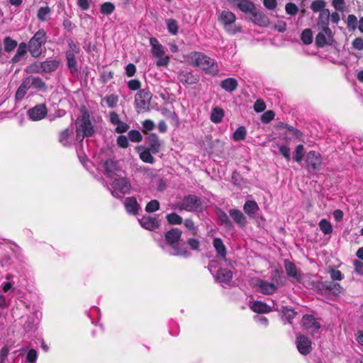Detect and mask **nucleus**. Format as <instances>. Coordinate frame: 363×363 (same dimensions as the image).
<instances>
[{"label": "nucleus", "instance_id": "ea45409f", "mask_svg": "<svg viewBox=\"0 0 363 363\" xmlns=\"http://www.w3.org/2000/svg\"><path fill=\"white\" fill-rule=\"evenodd\" d=\"M44 72H51L55 71L59 67V62L57 60H47L43 62Z\"/></svg>", "mask_w": 363, "mask_h": 363}, {"label": "nucleus", "instance_id": "f704fd0d", "mask_svg": "<svg viewBox=\"0 0 363 363\" xmlns=\"http://www.w3.org/2000/svg\"><path fill=\"white\" fill-rule=\"evenodd\" d=\"M323 286L335 296L339 295L342 291V287L337 283L326 281L323 284Z\"/></svg>", "mask_w": 363, "mask_h": 363}, {"label": "nucleus", "instance_id": "4c0bfd02", "mask_svg": "<svg viewBox=\"0 0 363 363\" xmlns=\"http://www.w3.org/2000/svg\"><path fill=\"white\" fill-rule=\"evenodd\" d=\"M244 211L248 215H252L257 212L259 206L254 201H247L243 206Z\"/></svg>", "mask_w": 363, "mask_h": 363}, {"label": "nucleus", "instance_id": "4be33fe9", "mask_svg": "<svg viewBox=\"0 0 363 363\" xmlns=\"http://www.w3.org/2000/svg\"><path fill=\"white\" fill-rule=\"evenodd\" d=\"M59 142L65 147L70 146L74 142L72 129L67 128L60 133Z\"/></svg>", "mask_w": 363, "mask_h": 363}, {"label": "nucleus", "instance_id": "f3484780", "mask_svg": "<svg viewBox=\"0 0 363 363\" xmlns=\"http://www.w3.org/2000/svg\"><path fill=\"white\" fill-rule=\"evenodd\" d=\"M70 48L72 50H68L66 52V59L67 61V67L72 73V74L74 75L78 72V69L77 66V60L75 59L74 48H77L76 45L73 44V43H69Z\"/></svg>", "mask_w": 363, "mask_h": 363}, {"label": "nucleus", "instance_id": "3c124183", "mask_svg": "<svg viewBox=\"0 0 363 363\" xmlns=\"http://www.w3.org/2000/svg\"><path fill=\"white\" fill-rule=\"evenodd\" d=\"M115 10V6L111 2H105L101 6L100 11L104 15H110Z\"/></svg>", "mask_w": 363, "mask_h": 363}, {"label": "nucleus", "instance_id": "de8ad7c7", "mask_svg": "<svg viewBox=\"0 0 363 363\" xmlns=\"http://www.w3.org/2000/svg\"><path fill=\"white\" fill-rule=\"evenodd\" d=\"M51 12V9L48 6L40 7L37 13L38 18L41 21H45L47 20V16H48Z\"/></svg>", "mask_w": 363, "mask_h": 363}, {"label": "nucleus", "instance_id": "1a4fd4ad", "mask_svg": "<svg viewBox=\"0 0 363 363\" xmlns=\"http://www.w3.org/2000/svg\"><path fill=\"white\" fill-rule=\"evenodd\" d=\"M253 284L259 292L267 295L273 294L278 289L274 283H270L259 278L254 279Z\"/></svg>", "mask_w": 363, "mask_h": 363}, {"label": "nucleus", "instance_id": "6e6d98bb", "mask_svg": "<svg viewBox=\"0 0 363 363\" xmlns=\"http://www.w3.org/2000/svg\"><path fill=\"white\" fill-rule=\"evenodd\" d=\"M304 155V147L303 145H298L296 146L294 152V160L297 162H301Z\"/></svg>", "mask_w": 363, "mask_h": 363}, {"label": "nucleus", "instance_id": "338daca9", "mask_svg": "<svg viewBox=\"0 0 363 363\" xmlns=\"http://www.w3.org/2000/svg\"><path fill=\"white\" fill-rule=\"evenodd\" d=\"M37 357H38L37 352L33 349H30L28 350V352L27 353L26 360L28 362L35 363L36 361Z\"/></svg>", "mask_w": 363, "mask_h": 363}, {"label": "nucleus", "instance_id": "ddd939ff", "mask_svg": "<svg viewBox=\"0 0 363 363\" xmlns=\"http://www.w3.org/2000/svg\"><path fill=\"white\" fill-rule=\"evenodd\" d=\"M302 325L306 330L313 335L318 333L320 328V323L311 315H306L303 317Z\"/></svg>", "mask_w": 363, "mask_h": 363}, {"label": "nucleus", "instance_id": "4468645a", "mask_svg": "<svg viewBox=\"0 0 363 363\" xmlns=\"http://www.w3.org/2000/svg\"><path fill=\"white\" fill-rule=\"evenodd\" d=\"M311 341L303 335H298L296 337V347L298 352L303 354L306 355L311 352L312 350Z\"/></svg>", "mask_w": 363, "mask_h": 363}, {"label": "nucleus", "instance_id": "6ab92c4d", "mask_svg": "<svg viewBox=\"0 0 363 363\" xmlns=\"http://www.w3.org/2000/svg\"><path fill=\"white\" fill-rule=\"evenodd\" d=\"M235 14L229 11H223L219 17V21L228 31H230L229 27L235 23Z\"/></svg>", "mask_w": 363, "mask_h": 363}, {"label": "nucleus", "instance_id": "412c9836", "mask_svg": "<svg viewBox=\"0 0 363 363\" xmlns=\"http://www.w3.org/2000/svg\"><path fill=\"white\" fill-rule=\"evenodd\" d=\"M178 79L183 84H195L198 82V78L191 72L187 71H180L178 74Z\"/></svg>", "mask_w": 363, "mask_h": 363}, {"label": "nucleus", "instance_id": "c03bdc74", "mask_svg": "<svg viewBox=\"0 0 363 363\" xmlns=\"http://www.w3.org/2000/svg\"><path fill=\"white\" fill-rule=\"evenodd\" d=\"M246 129L244 126H240L237 128L233 135V139L235 141L243 140L246 137Z\"/></svg>", "mask_w": 363, "mask_h": 363}, {"label": "nucleus", "instance_id": "13d9d810", "mask_svg": "<svg viewBox=\"0 0 363 363\" xmlns=\"http://www.w3.org/2000/svg\"><path fill=\"white\" fill-rule=\"evenodd\" d=\"M160 208V203L157 200L150 201L145 207V211L148 213H152L157 211Z\"/></svg>", "mask_w": 363, "mask_h": 363}, {"label": "nucleus", "instance_id": "5701e85b", "mask_svg": "<svg viewBox=\"0 0 363 363\" xmlns=\"http://www.w3.org/2000/svg\"><path fill=\"white\" fill-rule=\"evenodd\" d=\"M147 143L149 145L147 149L151 150L152 154H157L160 152L162 143L156 134H150L147 138Z\"/></svg>", "mask_w": 363, "mask_h": 363}, {"label": "nucleus", "instance_id": "0e129e2a", "mask_svg": "<svg viewBox=\"0 0 363 363\" xmlns=\"http://www.w3.org/2000/svg\"><path fill=\"white\" fill-rule=\"evenodd\" d=\"M286 12L291 15H296L298 11V7L293 3H288L285 6Z\"/></svg>", "mask_w": 363, "mask_h": 363}, {"label": "nucleus", "instance_id": "e433bc0d", "mask_svg": "<svg viewBox=\"0 0 363 363\" xmlns=\"http://www.w3.org/2000/svg\"><path fill=\"white\" fill-rule=\"evenodd\" d=\"M224 117V111L219 107H215L211 114V121L214 123H219Z\"/></svg>", "mask_w": 363, "mask_h": 363}, {"label": "nucleus", "instance_id": "4d7b16f0", "mask_svg": "<svg viewBox=\"0 0 363 363\" xmlns=\"http://www.w3.org/2000/svg\"><path fill=\"white\" fill-rule=\"evenodd\" d=\"M218 220L221 225H224L225 227L232 226L231 221L230 220L228 216L226 213L220 211L218 213Z\"/></svg>", "mask_w": 363, "mask_h": 363}, {"label": "nucleus", "instance_id": "393cba45", "mask_svg": "<svg viewBox=\"0 0 363 363\" xmlns=\"http://www.w3.org/2000/svg\"><path fill=\"white\" fill-rule=\"evenodd\" d=\"M150 44L151 45V52L153 57L161 56L162 54H164V48L163 45L158 41L156 38H150Z\"/></svg>", "mask_w": 363, "mask_h": 363}, {"label": "nucleus", "instance_id": "c85d7f7f", "mask_svg": "<svg viewBox=\"0 0 363 363\" xmlns=\"http://www.w3.org/2000/svg\"><path fill=\"white\" fill-rule=\"evenodd\" d=\"M238 86V81L232 77L227 78L220 82L222 89L228 92H233Z\"/></svg>", "mask_w": 363, "mask_h": 363}, {"label": "nucleus", "instance_id": "bb28decb", "mask_svg": "<svg viewBox=\"0 0 363 363\" xmlns=\"http://www.w3.org/2000/svg\"><path fill=\"white\" fill-rule=\"evenodd\" d=\"M229 215L233 220L240 227H245L247 223L246 218L243 213L238 209H230Z\"/></svg>", "mask_w": 363, "mask_h": 363}, {"label": "nucleus", "instance_id": "7c9ffc66", "mask_svg": "<svg viewBox=\"0 0 363 363\" xmlns=\"http://www.w3.org/2000/svg\"><path fill=\"white\" fill-rule=\"evenodd\" d=\"M28 81H29L30 88H35L38 90L45 91L47 89L45 83L43 81L42 79L37 77L30 76L27 77Z\"/></svg>", "mask_w": 363, "mask_h": 363}, {"label": "nucleus", "instance_id": "7ed1b4c3", "mask_svg": "<svg viewBox=\"0 0 363 363\" xmlns=\"http://www.w3.org/2000/svg\"><path fill=\"white\" fill-rule=\"evenodd\" d=\"M75 125L76 140L79 142H82L85 137L92 136L95 132L87 111H84L81 116L77 118Z\"/></svg>", "mask_w": 363, "mask_h": 363}, {"label": "nucleus", "instance_id": "dca6fc26", "mask_svg": "<svg viewBox=\"0 0 363 363\" xmlns=\"http://www.w3.org/2000/svg\"><path fill=\"white\" fill-rule=\"evenodd\" d=\"M284 267L288 277L293 278L297 282L302 281V273L294 263L286 259L284 260Z\"/></svg>", "mask_w": 363, "mask_h": 363}, {"label": "nucleus", "instance_id": "a19ab883", "mask_svg": "<svg viewBox=\"0 0 363 363\" xmlns=\"http://www.w3.org/2000/svg\"><path fill=\"white\" fill-rule=\"evenodd\" d=\"M4 50L6 52L13 51L17 46V42L10 37H6L4 40Z\"/></svg>", "mask_w": 363, "mask_h": 363}, {"label": "nucleus", "instance_id": "72a5a7b5", "mask_svg": "<svg viewBox=\"0 0 363 363\" xmlns=\"http://www.w3.org/2000/svg\"><path fill=\"white\" fill-rule=\"evenodd\" d=\"M28 49V46L26 43H21L18 47L16 53L11 59L12 62L16 63L19 62L21 58L25 55Z\"/></svg>", "mask_w": 363, "mask_h": 363}, {"label": "nucleus", "instance_id": "bf43d9fd", "mask_svg": "<svg viewBox=\"0 0 363 363\" xmlns=\"http://www.w3.org/2000/svg\"><path fill=\"white\" fill-rule=\"evenodd\" d=\"M329 273L330 275V278L333 281H340L343 279V275L340 270H337L333 268H330L329 269Z\"/></svg>", "mask_w": 363, "mask_h": 363}, {"label": "nucleus", "instance_id": "f257e3e1", "mask_svg": "<svg viewBox=\"0 0 363 363\" xmlns=\"http://www.w3.org/2000/svg\"><path fill=\"white\" fill-rule=\"evenodd\" d=\"M186 59L189 65L201 68L207 74L217 75L219 72L217 62L201 52H192L186 55Z\"/></svg>", "mask_w": 363, "mask_h": 363}, {"label": "nucleus", "instance_id": "c9c22d12", "mask_svg": "<svg viewBox=\"0 0 363 363\" xmlns=\"http://www.w3.org/2000/svg\"><path fill=\"white\" fill-rule=\"evenodd\" d=\"M136 172L145 179H151L156 176V171L153 169L147 168L144 166H139L136 168Z\"/></svg>", "mask_w": 363, "mask_h": 363}, {"label": "nucleus", "instance_id": "c756f323", "mask_svg": "<svg viewBox=\"0 0 363 363\" xmlns=\"http://www.w3.org/2000/svg\"><path fill=\"white\" fill-rule=\"evenodd\" d=\"M29 83L30 82H29V81H28L27 78H26L23 81V82L19 86V87L18 88V89L16 92L15 98L16 100L21 101L24 98L28 90L30 88Z\"/></svg>", "mask_w": 363, "mask_h": 363}, {"label": "nucleus", "instance_id": "423d86ee", "mask_svg": "<svg viewBox=\"0 0 363 363\" xmlns=\"http://www.w3.org/2000/svg\"><path fill=\"white\" fill-rule=\"evenodd\" d=\"M208 269L212 274H214L216 279L223 284H228L233 277V273L230 270L226 269H220L216 271V261L212 260L208 264Z\"/></svg>", "mask_w": 363, "mask_h": 363}, {"label": "nucleus", "instance_id": "58836bf2", "mask_svg": "<svg viewBox=\"0 0 363 363\" xmlns=\"http://www.w3.org/2000/svg\"><path fill=\"white\" fill-rule=\"evenodd\" d=\"M281 318L284 321H287L291 323V320L296 316V313L291 308L282 307Z\"/></svg>", "mask_w": 363, "mask_h": 363}, {"label": "nucleus", "instance_id": "49530a36", "mask_svg": "<svg viewBox=\"0 0 363 363\" xmlns=\"http://www.w3.org/2000/svg\"><path fill=\"white\" fill-rule=\"evenodd\" d=\"M301 39L304 44H311L313 41V35L311 30L309 28L303 30L301 33Z\"/></svg>", "mask_w": 363, "mask_h": 363}, {"label": "nucleus", "instance_id": "a18cd8bd", "mask_svg": "<svg viewBox=\"0 0 363 363\" xmlns=\"http://www.w3.org/2000/svg\"><path fill=\"white\" fill-rule=\"evenodd\" d=\"M157 60L155 65L157 67H167L169 63V57L164 54H162L161 56L155 57Z\"/></svg>", "mask_w": 363, "mask_h": 363}, {"label": "nucleus", "instance_id": "f8f14e48", "mask_svg": "<svg viewBox=\"0 0 363 363\" xmlns=\"http://www.w3.org/2000/svg\"><path fill=\"white\" fill-rule=\"evenodd\" d=\"M48 114V108L44 104L35 105L28 111V115L33 121L43 119Z\"/></svg>", "mask_w": 363, "mask_h": 363}, {"label": "nucleus", "instance_id": "6e6552de", "mask_svg": "<svg viewBox=\"0 0 363 363\" xmlns=\"http://www.w3.org/2000/svg\"><path fill=\"white\" fill-rule=\"evenodd\" d=\"M201 206V199L194 195L185 196L182 201L177 204V208L180 210L193 211L198 210Z\"/></svg>", "mask_w": 363, "mask_h": 363}, {"label": "nucleus", "instance_id": "e2e57ef3", "mask_svg": "<svg viewBox=\"0 0 363 363\" xmlns=\"http://www.w3.org/2000/svg\"><path fill=\"white\" fill-rule=\"evenodd\" d=\"M141 83L138 79H131L128 82V87L131 91H136L140 89Z\"/></svg>", "mask_w": 363, "mask_h": 363}, {"label": "nucleus", "instance_id": "8fccbe9b", "mask_svg": "<svg viewBox=\"0 0 363 363\" xmlns=\"http://www.w3.org/2000/svg\"><path fill=\"white\" fill-rule=\"evenodd\" d=\"M106 102V104L110 108H114L116 106L118 101V97L116 94H109L107 95L106 97L103 99Z\"/></svg>", "mask_w": 363, "mask_h": 363}, {"label": "nucleus", "instance_id": "680f3d73", "mask_svg": "<svg viewBox=\"0 0 363 363\" xmlns=\"http://www.w3.org/2000/svg\"><path fill=\"white\" fill-rule=\"evenodd\" d=\"M184 226L189 230L193 235H196L198 232L197 228L194 225V222L190 219H186L184 223Z\"/></svg>", "mask_w": 363, "mask_h": 363}, {"label": "nucleus", "instance_id": "9d476101", "mask_svg": "<svg viewBox=\"0 0 363 363\" xmlns=\"http://www.w3.org/2000/svg\"><path fill=\"white\" fill-rule=\"evenodd\" d=\"M99 166L109 178L118 176V172H120L118 162L111 159L101 161Z\"/></svg>", "mask_w": 363, "mask_h": 363}, {"label": "nucleus", "instance_id": "b1692460", "mask_svg": "<svg viewBox=\"0 0 363 363\" xmlns=\"http://www.w3.org/2000/svg\"><path fill=\"white\" fill-rule=\"evenodd\" d=\"M250 309L257 313H267L272 311V308L262 301L251 302L249 305Z\"/></svg>", "mask_w": 363, "mask_h": 363}, {"label": "nucleus", "instance_id": "9b49d317", "mask_svg": "<svg viewBox=\"0 0 363 363\" xmlns=\"http://www.w3.org/2000/svg\"><path fill=\"white\" fill-rule=\"evenodd\" d=\"M333 41V33L328 26H324L315 38V43L318 47L331 45Z\"/></svg>", "mask_w": 363, "mask_h": 363}, {"label": "nucleus", "instance_id": "37998d69", "mask_svg": "<svg viewBox=\"0 0 363 363\" xmlns=\"http://www.w3.org/2000/svg\"><path fill=\"white\" fill-rule=\"evenodd\" d=\"M43 62H35L27 67L26 72L28 73L44 72V70H43Z\"/></svg>", "mask_w": 363, "mask_h": 363}, {"label": "nucleus", "instance_id": "cd10ccee", "mask_svg": "<svg viewBox=\"0 0 363 363\" xmlns=\"http://www.w3.org/2000/svg\"><path fill=\"white\" fill-rule=\"evenodd\" d=\"M213 245L216 249L218 256L223 260H226V248L220 238H216L213 240Z\"/></svg>", "mask_w": 363, "mask_h": 363}, {"label": "nucleus", "instance_id": "864d4df0", "mask_svg": "<svg viewBox=\"0 0 363 363\" xmlns=\"http://www.w3.org/2000/svg\"><path fill=\"white\" fill-rule=\"evenodd\" d=\"M128 135L129 140L134 143H139L143 139L141 133L137 130H132L129 131Z\"/></svg>", "mask_w": 363, "mask_h": 363}, {"label": "nucleus", "instance_id": "a211bd4d", "mask_svg": "<svg viewBox=\"0 0 363 363\" xmlns=\"http://www.w3.org/2000/svg\"><path fill=\"white\" fill-rule=\"evenodd\" d=\"M251 15V20L260 26H267L269 23V18L260 10L255 9L252 11Z\"/></svg>", "mask_w": 363, "mask_h": 363}, {"label": "nucleus", "instance_id": "20e7f679", "mask_svg": "<svg viewBox=\"0 0 363 363\" xmlns=\"http://www.w3.org/2000/svg\"><path fill=\"white\" fill-rule=\"evenodd\" d=\"M112 182L110 185L111 187V194L114 197L121 198L125 194H128L130 189V184L128 180L120 174L110 178Z\"/></svg>", "mask_w": 363, "mask_h": 363}, {"label": "nucleus", "instance_id": "39448f33", "mask_svg": "<svg viewBox=\"0 0 363 363\" xmlns=\"http://www.w3.org/2000/svg\"><path fill=\"white\" fill-rule=\"evenodd\" d=\"M47 40L46 32L43 29L37 31L28 43V50L31 55L38 57L41 54V47Z\"/></svg>", "mask_w": 363, "mask_h": 363}, {"label": "nucleus", "instance_id": "2eb2a0df", "mask_svg": "<svg viewBox=\"0 0 363 363\" xmlns=\"http://www.w3.org/2000/svg\"><path fill=\"white\" fill-rule=\"evenodd\" d=\"M306 162L308 167L313 170L319 169L322 164L321 155L315 151H310L306 155Z\"/></svg>", "mask_w": 363, "mask_h": 363}, {"label": "nucleus", "instance_id": "69168bd1", "mask_svg": "<svg viewBox=\"0 0 363 363\" xmlns=\"http://www.w3.org/2000/svg\"><path fill=\"white\" fill-rule=\"evenodd\" d=\"M353 265L355 273L359 275H363V262L359 260L354 259L353 261Z\"/></svg>", "mask_w": 363, "mask_h": 363}, {"label": "nucleus", "instance_id": "473e14b6", "mask_svg": "<svg viewBox=\"0 0 363 363\" xmlns=\"http://www.w3.org/2000/svg\"><path fill=\"white\" fill-rule=\"evenodd\" d=\"M236 5L242 12L250 14L256 8L255 4L249 0H239Z\"/></svg>", "mask_w": 363, "mask_h": 363}, {"label": "nucleus", "instance_id": "0eeeda50", "mask_svg": "<svg viewBox=\"0 0 363 363\" xmlns=\"http://www.w3.org/2000/svg\"><path fill=\"white\" fill-rule=\"evenodd\" d=\"M152 94L147 89L140 90L135 96V108L138 111H144L149 107Z\"/></svg>", "mask_w": 363, "mask_h": 363}, {"label": "nucleus", "instance_id": "774afa93", "mask_svg": "<svg viewBox=\"0 0 363 363\" xmlns=\"http://www.w3.org/2000/svg\"><path fill=\"white\" fill-rule=\"evenodd\" d=\"M352 47L357 50H363V38H356L352 43Z\"/></svg>", "mask_w": 363, "mask_h": 363}, {"label": "nucleus", "instance_id": "09e8293b", "mask_svg": "<svg viewBox=\"0 0 363 363\" xmlns=\"http://www.w3.org/2000/svg\"><path fill=\"white\" fill-rule=\"evenodd\" d=\"M167 30L172 35H176L178 33V24L174 19H167L166 21Z\"/></svg>", "mask_w": 363, "mask_h": 363}, {"label": "nucleus", "instance_id": "5fc2aeb1", "mask_svg": "<svg viewBox=\"0 0 363 363\" xmlns=\"http://www.w3.org/2000/svg\"><path fill=\"white\" fill-rule=\"evenodd\" d=\"M357 18L353 14H350L347 16V26L349 30H354L357 27Z\"/></svg>", "mask_w": 363, "mask_h": 363}, {"label": "nucleus", "instance_id": "603ef678", "mask_svg": "<svg viewBox=\"0 0 363 363\" xmlns=\"http://www.w3.org/2000/svg\"><path fill=\"white\" fill-rule=\"evenodd\" d=\"M166 218L168 223L172 225H178L182 223V218L175 213L167 214Z\"/></svg>", "mask_w": 363, "mask_h": 363}, {"label": "nucleus", "instance_id": "f03ea898", "mask_svg": "<svg viewBox=\"0 0 363 363\" xmlns=\"http://www.w3.org/2000/svg\"><path fill=\"white\" fill-rule=\"evenodd\" d=\"M182 232L178 228H172L165 234V240L170 246L168 252L171 255L186 257L190 253L182 246L179 245V241Z\"/></svg>", "mask_w": 363, "mask_h": 363}, {"label": "nucleus", "instance_id": "2f4dec72", "mask_svg": "<svg viewBox=\"0 0 363 363\" xmlns=\"http://www.w3.org/2000/svg\"><path fill=\"white\" fill-rule=\"evenodd\" d=\"M138 152L140 154V158L141 160H143L144 162L149 163V164H153L155 162V159L152 155V152L149 149L143 148V147H139L138 148Z\"/></svg>", "mask_w": 363, "mask_h": 363}, {"label": "nucleus", "instance_id": "052dcab7", "mask_svg": "<svg viewBox=\"0 0 363 363\" xmlns=\"http://www.w3.org/2000/svg\"><path fill=\"white\" fill-rule=\"evenodd\" d=\"M324 6L325 2L322 0H315L311 5V8L314 12L320 11Z\"/></svg>", "mask_w": 363, "mask_h": 363}, {"label": "nucleus", "instance_id": "a878e982", "mask_svg": "<svg viewBox=\"0 0 363 363\" xmlns=\"http://www.w3.org/2000/svg\"><path fill=\"white\" fill-rule=\"evenodd\" d=\"M124 206L129 213L136 214L140 208L139 204L134 197H128L124 201Z\"/></svg>", "mask_w": 363, "mask_h": 363}, {"label": "nucleus", "instance_id": "79ce46f5", "mask_svg": "<svg viewBox=\"0 0 363 363\" xmlns=\"http://www.w3.org/2000/svg\"><path fill=\"white\" fill-rule=\"evenodd\" d=\"M319 228L325 235L330 234L333 232L332 224L326 219H322L319 222Z\"/></svg>", "mask_w": 363, "mask_h": 363}, {"label": "nucleus", "instance_id": "aec40b11", "mask_svg": "<svg viewBox=\"0 0 363 363\" xmlns=\"http://www.w3.org/2000/svg\"><path fill=\"white\" fill-rule=\"evenodd\" d=\"M140 225L150 230H153L159 226V220L155 217L143 216L139 220Z\"/></svg>", "mask_w": 363, "mask_h": 363}]
</instances>
